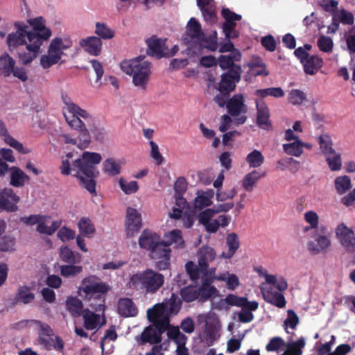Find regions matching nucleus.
Wrapping results in <instances>:
<instances>
[{
  "label": "nucleus",
  "mask_w": 355,
  "mask_h": 355,
  "mask_svg": "<svg viewBox=\"0 0 355 355\" xmlns=\"http://www.w3.org/2000/svg\"><path fill=\"white\" fill-rule=\"evenodd\" d=\"M32 27L21 21L15 22V33L8 34L7 43L11 51H16L19 61L26 65L37 58L42 44L51 36V31L46 26L42 17L28 19Z\"/></svg>",
  "instance_id": "obj_1"
},
{
  "label": "nucleus",
  "mask_w": 355,
  "mask_h": 355,
  "mask_svg": "<svg viewBox=\"0 0 355 355\" xmlns=\"http://www.w3.org/2000/svg\"><path fill=\"white\" fill-rule=\"evenodd\" d=\"M72 157V153H68L66 158L62 159L60 166L61 173L69 175L71 172H74L73 175L79 180L80 185L89 193H95V178L99 173L96 165L101 162V155L97 153L84 152L81 157L74 160L71 164L69 158Z\"/></svg>",
  "instance_id": "obj_2"
},
{
  "label": "nucleus",
  "mask_w": 355,
  "mask_h": 355,
  "mask_svg": "<svg viewBox=\"0 0 355 355\" xmlns=\"http://www.w3.org/2000/svg\"><path fill=\"white\" fill-rule=\"evenodd\" d=\"M80 289L84 293V300L88 306L95 311H104L108 285L96 276L92 275L83 279Z\"/></svg>",
  "instance_id": "obj_3"
},
{
  "label": "nucleus",
  "mask_w": 355,
  "mask_h": 355,
  "mask_svg": "<svg viewBox=\"0 0 355 355\" xmlns=\"http://www.w3.org/2000/svg\"><path fill=\"white\" fill-rule=\"evenodd\" d=\"M164 282L162 274L148 268L132 275L129 286L145 294H155L163 286Z\"/></svg>",
  "instance_id": "obj_4"
},
{
  "label": "nucleus",
  "mask_w": 355,
  "mask_h": 355,
  "mask_svg": "<svg viewBox=\"0 0 355 355\" xmlns=\"http://www.w3.org/2000/svg\"><path fill=\"white\" fill-rule=\"evenodd\" d=\"M145 56H139L131 60H125L121 62V70L128 75L132 76V83L141 89H146L151 73V63L143 61Z\"/></svg>",
  "instance_id": "obj_5"
},
{
  "label": "nucleus",
  "mask_w": 355,
  "mask_h": 355,
  "mask_svg": "<svg viewBox=\"0 0 355 355\" xmlns=\"http://www.w3.org/2000/svg\"><path fill=\"white\" fill-rule=\"evenodd\" d=\"M70 46V42L64 44L62 38L55 37L53 39L48 48V54L42 55L40 58V65L44 69H49L60 60L63 55V51Z\"/></svg>",
  "instance_id": "obj_6"
},
{
  "label": "nucleus",
  "mask_w": 355,
  "mask_h": 355,
  "mask_svg": "<svg viewBox=\"0 0 355 355\" xmlns=\"http://www.w3.org/2000/svg\"><path fill=\"white\" fill-rule=\"evenodd\" d=\"M204 33L199 21L196 18L191 17L187 23L182 41L187 46V49L191 51L195 44L204 37Z\"/></svg>",
  "instance_id": "obj_7"
},
{
  "label": "nucleus",
  "mask_w": 355,
  "mask_h": 355,
  "mask_svg": "<svg viewBox=\"0 0 355 355\" xmlns=\"http://www.w3.org/2000/svg\"><path fill=\"white\" fill-rule=\"evenodd\" d=\"M171 250L162 241L156 245L149 254L153 259L157 260L155 262V268L159 270H164L169 268L171 265Z\"/></svg>",
  "instance_id": "obj_8"
},
{
  "label": "nucleus",
  "mask_w": 355,
  "mask_h": 355,
  "mask_svg": "<svg viewBox=\"0 0 355 355\" xmlns=\"http://www.w3.org/2000/svg\"><path fill=\"white\" fill-rule=\"evenodd\" d=\"M70 115L64 114L65 121L67 124L72 128L79 132V140L80 145L87 147L90 144V135L88 129L86 128L84 122L80 119L81 117L77 113H69Z\"/></svg>",
  "instance_id": "obj_9"
},
{
  "label": "nucleus",
  "mask_w": 355,
  "mask_h": 355,
  "mask_svg": "<svg viewBox=\"0 0 355 355\" xmlns=\"http://www.w3.org/2000/svg\"><path fill=\"white\" fill-rule=\"evenodd\" d=\"M242 69L241 66H234L233 68L227 70L221 76V79L218 83V90L225 91L229 93L234 92L236 89V83L241 80Z\"/></svg>",
  "instance_id": "obj_10"
},
{
  "label": "nucleus",
  "mask_w": 355,
  "mask_h": 355,
  "mask_svg": "<svg viewBox=\"0 0 355 355\" xmlns=\"http://www.w3.org/2000/svg\"><path fill=\"white\" fill-rule=\"evenodd\" d=\"M221 15L225 19L223 31L226 39H234L239 37V31L236 30V21L242 18L241 15L236 14L229 8H223Z\"/></svg>",
  "instance_id": "obj_11"
},
{
  "label": "nucleus",
  "mask_w": 355,
  "mask_h": 355,
  "mask_svg": "<svg viewBox=\"0 0 355 355\" xmlns=\"http://www.w3.org/2000/svg\"><path fill=\"white\" fill-rule=\"evenodd\" d=\"M19 197L11 188H4L0 190V210L14 212L18 209L17 204Z\"/></svg>",
  "instance_id": "obj_12"
},
{
  "label": "nucleus",
  "mask_w": 355,
  "mask_h": 355,
  "mask_svg": "<svg viewBox=\"0 0 355 355\" xmlns=\"http://www.w3.org/2000/svg\"><path fill=\"white\" fill-rule=\"evenodd\" d=\"M336 233L340 239L341 245L346 251L355 252V234L354 231L347 227L344 223L338 225Z\"/></svg>",
  "instance_id": "obj_13"
},
{
  "label": "nucleus",
  "mask_w": 355,
  "mask_h": 355,
  "mask_svg": "<svg viewBox=\"0 0 355 355\" xmlns=\"http://www.w3.org/2000/svg\"><path fill=\"white\" fill-rule=\"evenodd\" d=\"M142 220L141 214L135 208L128 207L126 212V234L128 236H132L141 228Z\"/></svg>",
  "instance_id": "obj_14"
},
{
  "label": "nucleus",
  "mask_w": 355,
  "mask_h": 355,
  "mask_svg": "<svg viewBox=\"0 0 355 355\" xmlns=\"http://www.w3.org/2000/svg\"><path fill=\"white\" fill-rule=\"evenodd\" d=\"M146 44L148 45L147 53L148 55L157 58L169 55L168 48L166 46V40H162L153 35L146 40Z\"/></svg>",
  "instance_id": "obj_15"
},
{
  "label": "nucleus",
  "mask_w": 355,
  "mask_h": 355,
  "mask_svg": "<svg viewBox=\"0 0 355 355\" xmlns=\"http://www.w3.org/2000/svg\"><path fill=\"white\" fill-rule=\"evenodd\" d=\"M314 241L307 243L308 250L313 254L326 252L331 246V241L325 234H320L318 230L315 231Z\"/></svg>",
  "instance_id": "obj_16"
},
{
  "label": "nucleus",
  "mask_w": 355,
  "mask_h": 355,
  "mask_svg": "<svg viewBox=\"0 0 355 355\" xmlns=\"http://www.w3.org/2000/svg\"><path fill=\"white\" fill-rule=\"evenodd\" d=\"M257 110V124L263 130H270L272 125L269 119L270 112L266 103L263 101H256Z\"/></svg>",
  "instance_id": "obj_17"
},
{
  "label": "nucleus",
  "mask_w": 355,
  "mask_h": 355,
  "mask_svg": "<svg viewBox=\"0 0 355 355\" xmlns=\"http://www.w3.org/2000/svg\"><path fill=\"white\" fill-rule=\"evenodd\" d=\"M228 114L232 116H239L242 113L247 112V106L245 104V98L241 94H234L230 98L227 105Z\"/></svg>",
  "instance_id": "obj_18"
},
{
  "label": "nucleus",
  "mask_w": 355,
  "mask_h": 355,
  "mask_svg": "<svg viewBox=\"0 0 355 355\" xmlns=\"http://www.w3.org/2000/svg\"><path fill=\"white\" fill-rule=\"evenodd\" d=\"M214 215L212 209L208 208L201 211L198 216L200 223H201L209 233H215L219 228V220L211 219Z\"/></svg>",
  "instance_id": "obj_19"
},
{
  "label": "nucleus",
  "mask_w": 355,
  "mask_h": 355,
  "mask_svg": "<svg viewBox=\"0 0 355 355\" xmlns=\"http://www.w3.org/2000/svg\"><path fill=\"white\" fill-rule=\"evenodd\" d=\"M80 46L89 54L94 56L100 55L102 49L101 39L96 36H90L82 39L79 42Z\"/></svg>",
  "instance_id": "obj_20"
},
{
  "label": "nucleus",
  "mask_w": 355,
  "mask_h": 355,
  "mask_svg": "<svg viewBox=\"0 0 355 355\" xmlns=\"http://www.w3.org/2000/svg\"><path fill=\"white\" fill-rule=\"evenodd\" d=\"M160 241L161 237L159 234L145 230L140 235L139 245L141 248L150 252Z\"/></svg>",
  "instance_id": "obj_21"
},
{
  "label": "nucleus",
  "mask_w": 355,
  "mask_h": 355,
  "mask_svg": "<svg viewBox=\"0 0 355 355\" xmlns=\"http://www.w3.org/2000/svg\"><path fill=\"white\" fill-rule=\"evenodd\" d=\"M117 312L125 318L135 317L138 314V309L132 299L124 297L118 301Z\"/></svg>",
  "instance_id": "obj_22"
},
{
  "label": "nucleus",
  "mask_w": 355,
  "mask_h": 355,
  "mask_svg": "<svg viewBox=\"0 0 355 355\" xmlns=\"http://www.w3.org/2000/svg\"><path fill=\"white\" fill-rule=\"evenodd\" d=\"M214 196L213 189L206 191H198L196 197L193 200V207L196 209L202 210L212 204V198Z\"/></svg>",
  "instance_id": "obj_23"
},
{
  "label": "nucleus",
  "mask_w": 355,
  "mask_h": 355,
  "mask_svg": "<svg viewBox=\"0 0 355 355\" xmlns=\"http://www.w3.org/2000/svg\"><path fill=\"white\" fill-rule=\"evenodd\" d=\"M197 256L199 266L202 270H205L208 268L209 263L215 259L216 254L213 248L205 245L199 249Z\"/></svg>",
  "instance_id": "obj_24"
},
{
  "label": "nucleus",
  "mask_w": 355,
  "mask_h": 355,
  "mask_svg": "<svg viewBox=\"0 0 355 355\" xmlns=\"http://www.w3.org/2000/svg\"><path fill=\"white\" fill-rule=\"evenodd\" d=\"M226 245L228 248L227 252H222L220 255L223 259H231L240 247L239 236L234 232L227 234L226 236Z\"/></svg>",
  "instance_id": "obj_25"
},
{
  "label": "nucleus",
  "mask_w": 355,
  "mask_h": 355,
  "mask_svg": "<svg viewBox=\"0 0 355 355\" xmlns=\"http://www.w3.org/2000/svg\"><path fill=\"white\" fill-rule=\"evenodd\" d=\"M10 184L15 187H22L26 182H28L30 178L21 168L17 166L10 168Z\"/></svg>",
  "instance_id": "obj_26"
},
{
  "label": "nucleus",
  "mask_w": 355,
  "mask_h": 355,
  "mask_svg": "<svg viewBox=\"0 0 355 355\" xmlns=\"http://www.w3.org/2000/svg\"><path fill=\"white\" fill-rule=\"evenodd\" d=\"M162 341V335L160 332H158L153 327L149 325L141 333L140 336L141 344H158Z\"/></svg>",
  "instance_id": "obj_27"
},
{
  "label": "nucleus",
  "mask_w": 355,
  "mask_h": 355,
  "mask_svg": "<svg viewBox=\"0 0 355 355\" xmlns=\"http://www.w3.org/2000/svg\"><path fill=\"white\" fill-rule=\"evenodd\" d=\"M164 240L162 241L168 248L174 245L176 248H183L184 241L182 238V232L180 230H173L164 236Z\"/></svg>",
  "instance_id": "obj_28"
},
{
  "label": "nucleus",
  "mask_w": 355,
  "mask_h": 355,
  "mask_svg": "<svg viewBox=\"0 0 355 355\" xmlns=\"http://www.w3.org/2000/svg\"><path fill=\"white\" fill-rule=\"evenodd\" d=\"M322 64V59L318 55H310L306 60L302 61L304 72L309 75L316 73Z\"/></svg>",
  "instance_id": "obj_29"
},
{
  "label": "nucleus",
  "mask_w": 355,
  "mask_h": 355,
  "mask_svg": "<svg viewBox=\"0 0 355 355\" xmlns=\"http://www.w3.org/2000/svg\"><path fill=\"white\" fill-rule=\"evenodd\" d=\"M207 49L211 51H214L218 48V42L217 37L216 35H210L207 37L205 33H204V37H202V40L198 41L195 46L191 50L194 53L197 51H200L203 49Z\"/></svg>",
  "instance_id": "obj_30"
},
{
  "label": "nucleus",
  "mask_w": 355,
  "mask_h": 355,
  "mask_svg": "<svg viewBox=\"0 0 355 355\" xmlns=\"http://www.w3.org/2000/svg\"><path fill=\"white\" fill-rule=\"evenodd\" d=\"M263 298L268 303L278 308H284L286 306V301L284 295L279 292L272 290H268L263 294Z\"/></svg>",
  "instance_id": "obj_31"
},
{
  "label": "nucleus",
  "mask_w": 355,
  "mask_h": 355,
  "mask_svg": "<svg viewBox=\"0 0 355 355\" xmlns=\"http://www.w3.org/2000/svg\"><path fill=\"white\" fill-rule=\"evenodd\" d=\"M35 300V294L31 291V288L27 286H21L18 288L15 297L17 303L27 304Z\"/></svg>",
  "instance_id": "obj_32"
},
{
  "label": "nucleus",
  "mask_w": 355,
  "mask_h": 355,
  "mask_svg": "<svg viewBox=\"0 0 355 355\" xmlns=\"http://www.w3.org/2000/svg\"><path fill=\"white\" fill-rule=\"evenodd\" d=\"M265 176V172L260 173L259 171L254 170L245 175L243 180L242 186L246 191L250 192L253 190L259 180Z\"/></svg>",
  "instance_id": "obj_33"
},
{
  "label": "nucleus",
  "mask_w": 355,
  "mask_h": 355,
  "mask_svg": "<svg viewBox=\"0 0 355 355\" xmlns=\"http://www.w3.org/2000/svg\"><path fill=\"white\" fill-rule=\"evenodd\" d=\"M82 315L84 320V326L87 330H94L100 327L99 315L89 311L87 309L84 310Z\"/></svg>",
  "instance_id": "obj_34"
},
{
  "label": "nucleus",
  "mask_w": 355,
  "mask_h": 355,
  "mask_svg": "<svg viewBox=\"0 0 355 355\" xmlns=\"http://www.w3.org/2000/svg\"><path fill=\"white\" fill-rule=\"evenodd\" d=\"M62 100L64 104L67 106L69 113H77L83 119H87L89 117L90 115L88 112L74 103L67 94H62Z\"/></svg>",
  "instance_id": "obj_35"
},
{
  "label": "nucleus",
  "mask_w": 355,
  "mask_h": 355,
  "mask_svg": "<svg viewBox=\"0 0 355 355\" xmlns=\"http://www.w3.org/2000/svg\"><path fill=\"white\" fill-rule=\"evenodd\" d=\"M15 62L6 53L0 57V73L5 77L9 76L14 71Z\"/></svg>",
  "instance_id": "obj_36"
},
{
  "label": "nucleus",
  "mask_w": 355,
  "mask_h": 355,
  "mask_svg": "<svg viewBox=\"0 0 355 355\" xmlns=\"http://www.w3.org/2000/svg\"><path fill=\"white\" fill-rule=\"evenodd\" d=\"M60 257L62 261L69 264H75L80 261V254L73 252L67 246L61 247Z\"/></svg>",
  "instance_id": "obj_37"
},
{
  "label": "nucleus",
  "mask_w": 355,
  "mask_h": 355,
  "mask_svg": "<svg viewBox=\"0 0 355 355\" xmlns=\"http://www.w3.org/2000/svg\"><path fill=\"white\" fill-rule=\"evenodd\" d=\"M162 304L166 313L175 315L181 309L182 300L177 294L172 293L170 299L165 300Z\"/></svg>",
  "instance_id": "obj_38"
},
{
  "label": "nucleus",
  "mask_w": 355,
  "mask_h": 355,
  "mask_svg": "<svg viewBox=\"0 0 355 355\" xmlns=\"http://www.w3.org/2000/svg\"><path fill=\"white\" fill-rule=\"evenodd\" d=\"M67 309L71 315L76 318L83 313V304L81 300L76 297H69L66 301Z\"/></svg>",
  "instance_id": "obj_39"
},
{
  "label": "nucleus",
  "mask_w": 355,
  "mask_h": 355,
  "mask_svg": "<svg viewBox=\"0 0 355 355\" xmlns=\"http://www.w3.org/2000/svg\"><path fill=\"white\" fill-rule=\"evenodd\" d=\"M78 227L80 234L87 238L92 237L95 232L94 225L88 218H81L78 223Z\"/></svg>",
  "instance_id": "obj_40"
},
{
  "label": "nucleus",
  "mask_w": 355,
  "mask_h": 355,
  "mask_svg": "<svg viewBox=\"0 0 355 355\" xmlns=\"http://www.w3.org/2000/svg\"><path fill=\"white\" fill-rule=\"evenodd\" d=\"M180 295L186 302H193L196 299H199L198 286L190 285L184 287L180 291Z\"/></svg>",
  "instance_id": "obj_41"
},
{
  "label": "nucleus",
  "mask_w": 355,
  "mask_h": 355,
  "mask_svg": "<svg viewBox=\"0 0 355 355\" xmlns=\"http://www.w3.org/2000/svg\"><path fill=\"white\" fill-rule=\"evenodd\" d=\"M254 94L262 98L268 96L275 98H281L285 95V93L281 87H269L266 89H257L254 92Z\"/></svg>",
  "instance_id": "obj_42"
},
{
  "label": "nucleus",
  "mask_w": 355,
  "mask_h": 355,
  "mask_svg": "<svg viewBox=\"0 0 355 355\" xmlns=\"http://www.w3.org/2000/svg\"><path fill=\"white\" fill-rule=\"evenodd\" d=\"M246 162L251 168H258L264 162V157L261 152L258 150H253L246 157Z\"/></svg>",
  "instance_id": "obj_43"
},
{
  "label": "nucleus",
  "mask_w": 355,
  "mask_h": 355,
  "mask_svg": "<svg viewBox=\"0 0 355 355\" xmlns=\"http://www.w3.org/2000/svg\"><path fill=\"white\" fill-rule=\"evenodd\" d=\"M333 16L336 21L344 25H352L354 22V15L351 12L345 9L338 10L333 15Z\"/></svg>",
  "instance_id": "obj_44"
},
{
  "label": "nucleus",
  "mask_w": 355,
  "mask_h": 355,
  "mask_svg": "<svg viewBox=\"0 0 355 355\" xmlns=\"http://www.w3.org/2000/svg\"><path fill=\"white\" fill-rule=\"evenodd\" d=\"M351 187V180L347 175L338 177L335 180V187L338 194H344Z\"/></svg>",
  "instance_id": "obj_45"
},
{
  "label": "nucleus",
  "mask_w": 355,
  "mask_h": 355,
  "mask_svg": "<svg viewBox=\"0 0 355 355\" xmlns=\"http://www.w3.org/2000/svg\"><path fill=\"white\" fill-rule=\"evenodd\" d=\"M283 150L287 155L297 157H300L304 152L301 148L300 140L283 144Z\"/></svg>",
  "instance_id": "obj_46"
},
{
  "label": "nucleus",
  "mask_w": 355,
  "mask_h": 355,
  "mask_svg": "<svg viewBox=\"0 0 355 355\" xmlns=\"http://www.w3.org/2000/svg\"><path fill=\"white\" fill-rule=\"evenodd\" d=\"M165 313L166 312L164 304L162 303L156 304L152 308L148 309L147 318L150 322L155 321L156 319L164 317Z\"/></svg>",
  "instance_id": "obj_47"
},
{
  "label": "nucleus",
  "mask_w": 355,
  "mask_h": 355,
  "mask_svg": "<svg viewBox=\"0 0 355 355\" xmlns=\"http://www.w3.org/2000/svg\"><path fill=\"white\" fill-rule=\"evenodd\" d=\"M119 184L120 189L126 195L135 193L139 190V185L137 181L128 182L124 178H121Z\"/></svg>",
  "instance_id": "obj_48"
},
{
  "label": "nucleus",
  "mask_w": 355,
  "mask_h": 355,
  "mask_svg": "<svg viewBox=\"0 0 355 355\" xmlns=\"http://www.w3.org/2000/svg\"><path fill=\"white\" fill-rule=\"evenodd\" d=\"M320 148L324 155H328L331 153H334V150L332 148L333 143L331 137L327 135H321L318 139Z\"/></svg>",
  "instance_id": "obj_49"
},
{
  "label": "nucleus",
  "mask_w": 355,
  "mask_h": 355,
  "mask_svg": "<svg viewBox=\"0 0 355 355\" xmlns=\"http://www.w3.org/2000/svg\"><path fill=\"white\" fill-rule=\"evenodd\" d=\"M326 156V161L331 171L340 170L342 166L341 157L336 151L328 154Z\"/></svg>",
  "instance_id": "obj_50"
},
{
  "label": "nucleus",
  "mask_w": 355,
  "mask_h": 355,
  "mask_svg": "<svg viewBox=\"0 0 355 355\" xmlns=\"http://www.w3.org/2000/svg\"><path fill=\"white\" fill-rule=\"evenodd\" d=\"M299 322L300 319L296 313L292 309H288L287 311V318L284 322V329L286 333H288L287 330L288 327L295 329L299 324Z\"/></svg>",
  "instance_id": "obj_51"
},
{
  "label": "nucleus",
  "mask_w": 355,
  "mask_h": 355,
  "mask_svg": "<svg viewBox=\"0 0 355 355\" xmlns=\"http://www.w3.org/2000/svg\"><path fill=\"white\" fill-rule=\"evenodd\" d=\"M82 271V266H74V264L64 265L60 267V274L64 277H74Z\"/></svg>",
  "instance_id": "obj_52"
},
{
  "label": "nucleus",
  "mask_w": 355,
  "mask_h": 355,
  "mask_svg": "<svg viewBox=\"0 0 355 355\" xmlns=\"http://www.w3.org/2000/svg\"><path fill=\"white\" fill-rule=\"evenodd\" d=\"M306 99V94L300 89H292L288 94V101L293 105H301Z\"/></svg>",
  "instance_id": "obj_53"
},
{
  "label": "nucleus",
  "mask_w": 355,
  "mask_h": 355,
  "mask_svg": "<svg viewBox=\"0 0 355 355\" xmlns=\"http://www.w3.org/2000/svg\"><path fill=\"white\" fill-rule=\"evenodd\" d=\"M318 46L321 51L330 53L333 50V40L328 36L322 35L318 40Z\"/></svg>",
  "instance_id": "obj_54"
},
{
  "label": "nucleus",
  "mask_w": 355,
  "mask_h": 355,
  "mask_svg": "<svg viewBox=\"0 0 355 355\" xmlns=\"http://www.w3.org/2000/svg\"><path fill=\"white\" fill-rule=\"evenodd\" d=\"M186 270L193 281H196L199 279L200 275L202 274L201 267L194 264L193 261H189L185 266Z\"/></svg>",
  "instance_id": "obj_55"
},
{
  "label": "nucleus",
  "mask_w": 355,
  "mask_h": 355,
  "mask_svg": "<svg viewBox=\"0 0 355 355\" xmlns=\"http://www.w3.org/2000/svg\"><path fill=\"white\" fill-rule=\"evenodd\" d=\"M199 300L205 302L211 298L216 292L214 286H198Z\"/></svg>",
  "instance_id": "obj_56"
},
{
  "label": "nucleus",
  "mask_w": 355,
  "mask_h": 355,
  "mask_svg": "<svg viewBox=\"0 0 355 355\" xmlns=\"http://www.w3.org/2000/svg\"><path fill=\"white\" fill-rule=\"evenodd\" d=\"M285 345L284 339L279 336L272 338L266 346L268 352H275L281 349Z\"/></svg>",
  "instance_id": "obj_57"
},
{
  "label": "nucleus",
  "mask_w": 355,
  "mask_h": 355,
  "mask_svg": "<svg viewBox=\"0 0 355 355\" xmlns=\"http://www.w3.org/2000/svg\"><path fill=\"white\" fill-rule=\"evenodd\" d=\"M15 241V239L9 236H4L0 238V251L8 252L14 250Z\"/></svg>",
  "instance_id": "obj_58"
},
{
  "label": "nucleus",
  "mask_w": 355,
  "mask_h": 355,
  "mask_svg": "<svg viewBox=\"0 0 355 355\" xmlns=\"http://www.w3.org/2000/svg\"><path fill=\"white\" fill-rule=\"evenodd\" d=\"M218 92L219 93L214 98V103L220 107H227V103L230 99V93L222 90H218Z\"/></svg>",
  "instance_id": "obj_59"
},
{
  "label": "nucleus",
  "mask_w": 355,
  "mask_h": 355,
  "mask_svg": "<svg viewBox=\"0 0 355 355\" xmlns=\"http://www.w3.org/2000/svg\"><path fill=\"white\" fill-rule=\"evenodd\" d=\"M151 326L162 335L169 327V320L166 317L156 319L155 321H151Z\"/></svg>",
  "instance_id": "obj_60"
},
{
  "label": "nucleus",
  "mask_w": 355,
  "mask_h": 355,
  "mask_svg": "<svg viewBox=\"0 0 355 355\" xmlns=\"http://www.w3.org/2000/svg\"><path fill=\"white\" fill-rule=\"evenodd\" d=\"M149 144L151 148L150 157L155 160L157 165H161L164 162V157L159 152L157 144L153 141H150Z\"/></svg>",
  "instance_id": "obj_61"
},
{
  "label": "nucleus",
  "mask_w": 355,
  "mask_h": 355,
  "mask_svg": "<svg viewBox=\"0 0 355 355\" xmlns=\"http://www.w3.org/2000/svg\"><path fill=\"white\" fill-rule=\"evenodd\" d=\"M225 302L230 306H235L238 307H242L244 303L246 302V297H239L234 294H229L225 299Z\"/></svg>",
  "instance_id": "obj_62"
},
{
  "label": "nucleus",
  "mask_w": 355,
  "mask_h": 355,
  "mask_svg": "<svg viewBox=\"0 0 355 355\" xmlns=\"http://www.w3.org/2000/svg\"><path fill=\"white\" fill-rule=\"evenodd\" d=\"M95 33L102 39L111 38V30L104 23L97 22L96 24Z\"/></svg>",
  "instance_id": "obj_63"
},
{
  "label": "nucleus",
  "mask_w": 355,
  "mask_h": 355,
  "mask_svg": "<svg viewBox=\"0 0 355 355\" xmlns=\"http://www.w3.org/2000/svg\"><path fill=\"white\" fill-rule=\"evenodd\" d=\"M168 336L177 344L184 343L187 339L186 336L182 334L177 327L171 328L168 332Z\"/></svg>",
  "instance_id": "obj_64"
}]
</instances>
